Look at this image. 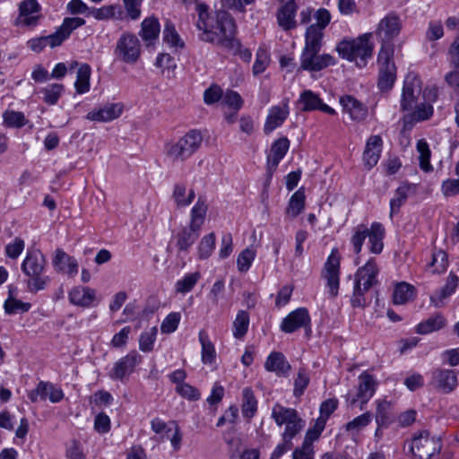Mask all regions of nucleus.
Segmentation results:
<instances>
[{"label": "nucleus", "instance_id": "obj_1", "mask_svg": "<svg viewBox=\"0 0 459 459\" xmlns=\"http://www.w3.org/2000/svg\"><path fill=\"white\" fill-rule=\"evenodd\" d=\"M195 11L198 13L196 28L201 31L200 39L224 47L234 37L235 22L227 11L219 10L211 16L208 6L200 2L196 3Z\"/></svg>", "mask_w": 459, "mask_h": 459}, {"label": "nucleus", "instance_id": "obj_2", "mask_svg": "<svg viewBox=\"0 0 459 459\" xmlns=\"http://www.w3.org/2000/svg\"><path fill=\"white\" fill-rule=\"evenodd\" d=\"M371 38V33H365L353 39H343L338 43L336 50L342 58L354 62L359 67H364L372 56L374 47Z\"/></svg>", "mask_w": 459, "mask_h": 459}, {"label": "nucleus", "instance_id": "obj_3", "mask_svg": "<svg viewBox=\"0 0 459 459\" xmlns=\"http://www.w3.org/2000/svg\"><path fill=\"white\" fill-rule=\"evenodd\" d=\"M45 265L46 259L40 251L27 253L22 264V271L29 277L27 287L30 292L36 293L42 290L48 284L49 277L43 275Z\"/></svg>", "mask_w": 459, "mask_h": 459}, {"label": "nucleus", "instance_id": "obj_4", "mask_svg": "<svg viewBox=\"0 0 459 459\" xmlns=\"http://www.w3.org/2000/svg\"><path fill=\"white\" fill-rule=\"evenodd\" d=\"M368 238L369 250L373 254H380L384 247L383 239L385 237V228L379 222H373L370 228L364 224L358 225L354 230L351 238L353 250L356 254L361 251L366 238Z\"/></svg>", "mask_w": 459, "mask_h": 459}, {"label": "nucleus", "instance_id": "obj_5", "mask_svg": "<svg viewBox=\"0 0 459 459\" xmlns=\"http://www.w3.org/2000/svg\"><path fill=\"white\" fill-rule=\"evenodd\" d=\"M202 142V134L198 131L191 130L177 143L169 145L167 153L174 160H185L200 148Z\"/></svg>", "mask_w": 459, "mask_h": 459}, {"label": "nucleus", "instance_id": "obj_6", "mask_svg": "<svg viewBox=\"0 0 459 459\" xmlns=\"http://www.w3.org/2000/svg\"><path fill=\"white\" fill-rule=\"evenodd\" d=\"M441 447L439 437L430 436L429 432L424 431L412 439L411 451L417 459H431L438 455Z\"/></svg>", "mask_w": 459, "mask_h": 459}, {"label": "nucleus", "instance_id": "obj_7", "mask_svg": "<svg viewBox=\"0 0 459 459\" xmlns=\"http://www.w3.org/2000/svg\"><path fill=\"white\" fill-rule=\"evenodd\" d=\"M117 59L126 64H134L141 56V43L132 33H124L118 39L114 51Z\"/></svg>", "mask_w": 459, "mask_h": 459}, {"label": "nucleus", "instance_id": "obj_8", "mask_svg": "<svg viewBox=\"0 0 459 459\" xmlns=\"http://www.w3.org/2000/svg\"><path fill=\"white\" fill-rule=\"evenodd\" d=\"M392 50L384 45L378 53L379 75L377 85L381 91L390 90L396 78V67L392 58Z\"/></svg>", "mask_w": 459, "mask_h": 459}, {"label": "nucleus", "instance_id": "obj_9", "mask_svg": "<svg viewBox=\"0 0 459 459\" xmlns=\"http://www.w3.org/2000/svg\"><path fill=\"white\" fill-rule=\"evenodd\" d=\"M377 381L374 377L368 372H362L358 378L357 393L352 395L351 393L347 394V403L350 406H354L357 402L360 403V410H363L364 405L372 398L375 394Z\"/></svg>", "mask_w": 459, "mask_h": 459}, {"label": "nucleus", "instance_id": "obj_10", "mask_svg": "<svg viewBox=\"0 0 459 459\" xmlns=\"http://www.w3.org/2000/svg\"><path fill=\"white\" fill-rule=\"evenodd\" d=\"M421 93V81L420 77L409 73L403 82L401 108L403 110H411L416 104L417 99Z\"/></svg>", "mask_w": 459, "mask_h": 459}, {"label": "nucleus", "instance_id": "obj_11", "mask_svg": "<svg viewBox=\"0 0 459 459\" xmlns=\"http://www.w3.org/2000/svg\"><path fill=\"white\" fill-rule=\"evenodd\" d=\"M340 255L338 250L333 248L328 256L323 271V277L326 280L330 295L335 297L339 290Z\"/></svg>", "mask_w": 459, "mask_h": 459}, {"label": "nucleus", "instance_id": "obj_12", "mask_svg": "<svg viewBox=\"0 0 459 459\" xmlns=\"http://www.w3.org/2000/svg\"><path fill=\"white\" fill-rule=\"evenodd\" d=\"M141 362L142 356L136 351H132L114 364L108 376L113 380L122 381L125 377L131 375L135 367Z\"/></svg>", "mask_w": 459, "mask_h": 459}, {"label": "nucleus", "instance_id": "obj_13", "mask_svg": "<svg viewBox=\"0 0 459 459\" xmlns=\"http://www.w3.org/2000/svg\"><path fill=\"white\" fill-rule=\"evenodd\" d=\"M298 108L303 112L320 110L329 115H334L335 110L325 104L319 95L310 90L303 91L296 102Z\"/></svg>", "mask_w": 459, "mask_h": 459}, {"label": "nucleus", "instance_id": "obj_14", "mask_svg": "<svg viewBox=\"0 0 459 459\" xmlns=\"http://www.w3.org/2000/svg\"><path fill=\"white\" fill-rule=\"evenodd\" d=\"M319 51H303L300 67L307 71H320L334 64L333 57L329 54L318 55Z\"/></svg>", "mask_w": 459, "mask_h": 459}, {"label": "nucleus", "instance_id": "obj_15", "mask_svg": "<svg viewBox=\"0 0 459 459\" xmlns=\"http://www.w3.org/2000/svg\"><path fill=\"white\" fill-rule=\"evenodd\" d=\"M310 326V316L305 307H299L290 312L284 317L281 324V330L286 333H290L301 327Z\"/></svg>", "mask_w": 459, "mask_h": 459}, {"label": "nucleus", "instance_id": "obj_16", "mask_svg": "<svg viewBox=\"0 0 459 459\" xmlns=\"http://www.w3.org/2000/svg\"><path fill=\"white\" fill-rule=\"evenodd\" d=\"M28 396L32 403H36L39 397L43 401L48 399L51 403H56L63 400L64 393L54 384L40 381L37 387L29 393Z\"/></svg>", "mask_w": 459, "mask_h": 459}, {"label": "nucleus", "instance_id": "obj_17", "mask_svg": "<svg viewBox=\"0 0 459 459\" xmlns=\"http://www.w3.org/2000/svg\"><path fill=\"white\" fill-rule=\"evenodd\" d=\"M379 269L375 258H370L365 265L359 267L355 274L356 286L361 287L364 290H368L372 286L377 283V276Z\"/></svg>", "mask_w": 459, "mask_h": 459}, {"label": "nucleus", "instance_id": "obj_18", "mask_svg": "<svg viewBox=\"0 0 459 459\" xmlns=\"http://www.w3.org/2000/svg\"><path fill=\"white\" fill-rule=\"evenodd\" d=\"M401 28L402 25L399 17L394 13H390L379 22L376 34L381 41L386 43L398 36Z\"/></svg>", "mask_w": 459, "mask_h": 459}, {"label": "nucleus", "instance_id": "obj_19", "mask_svg": "<svg viewBox=\"0 0 459 459\" xmlns=\"http://www.w3.org/2000/svg\"><path fill=\"white\" fill-rule=\"evenodd\" d=\"M124 106L121 103H108L99 108L90 111L86 118L91 121L106 123L119 117Z\"/></svg>", "mask_w": 459, "mask_h": 459}, {"label": "nucleus", "instance_id": "obj_20", "mask_svg": "<svg viewBox=\"0 0 459 459\" xmlns=\"http://www.w3.org/2000/svg\"><path fill=\"white\" fill-rule=\"evenodd\" d=\"M18 22L24 26L37 25L40 18V5L36 0H24L19 6Z\"/></svg>", "mask_w": 459, "mask_h": 459}, {"label": "nucleus", "instance_id": "obj_21", "mask_svg": "<svg viewBox=\"0 0 459 459\" xmlns=\"http://www.w3.org/2000/svg\"><path fill=\"white\" fill-rule=\"evenodd\" d=\"M339 102L343 112L347 113L353 121H363L368 117V108L353 96H342Z\"/></svg>", "mask_w": 459, "mask_h": 459}, {"label": "nucleus", "instance_id": "obj_22", "mask_svg": "<svg viewBox=\"0 0 459 459\" xmlns=\"http://www.w3.org/2000/svg\"><path fill=\"white\" fill-rule=\"evenodd\" d=\"M52 264L58 273H64L69 276H74L78 273V263L75 258L70 256L62 249L55 251Z\"/></svg>", "mask_w": 459, "mask_h": 459}, {"label": "nucleus", "instance_id": "obj_23", "mask_svg": "<svg viewBox=\"0 0 459 459\" xmlns=\"http://www.w3.org/2000/svg\"><path fill=\"white\" fill-rule=\"evenodd\" d=\"M290 147V141L286 137H281L275 141L271 148V152L267 157V172L269 178L278 167L279 162L285 156Z\"/></svg>", "mask_w": 459, "mask_h": 459}, {"label": "nucleus", "instance_id": "obj_24", "mask_svg": "<svg viewBox=\"0 0 459 459\" xmlns=\"http://www.w3.org/2000/svg\"><path fill=\"white\" fill-rule=\"evenodd\" d=\"M68 299L74 306L90 307L96 299V291L89 287L76 286L69 291Z\"/></svg>", "mask_w": 459, "mask_h": 459}, {"label": "nucleus", "instance_id": "obj_25", "mask_svg": "<svg viewBox=\"0 0 459 459\" xmlns=\"http://www.w3.org/2000/svg\"><path fill=\"white\" fill-rule=\"evenodd\" d=\"M382 144L383 141L380 135H372L368 139L365 151L363 152L364 165L368 169H371L377 164L380 158Z\"/></svg>", "mask_w": 459, "mask_h": 459}, {"label": "nucleus", "instance_id": "obj_26", "mask_svg": "<svg viewBox=\"0 0 459 459\" xmlns=\"http://www.w3.org/2000/svg\"><path fill=\"white\" fill-rule=\"evenodd\" d=\"M432 377L436 386L446 394L453 392L458 384L457 376L451 369H437L433 372Z\"/></svg>", "mask_w": 459, "mask_h": 459}, {"label": "nucleus", "instance_id": "obj_27", "mask_svg": "<svg viewBox=\"0 0 459 459\" xmlns=\"http://www.w3.org/2000/svg\"><path fill=\"white\" fill-rule=\"evenodd\" d=\"M264 368L268 372L275 373L278 377H286L290 371L291 366L281 352L273 351L267 357Z\"/></svg>", "mask_w": 459, "mask_h": 459}, {"label": "nucleus", "instance_id": "obj_28", "mask_svg": "<svg viewBox=\"0 0 459 459\" xmlns=\"http://www.w3.org/2000/svg\"><path fill=\"white\" fill-rule=\"evenodd\" d=\"M289 116V106L288 103H283L282 106H274L269 110L265 124L264 133L270 134L275 128L280 126Z\"/></svg>", "mask_w": 459, "mask_h": 459}, {"label": "nucleus", "instance_id": "obj_29", "mask_svg": "<svg viewBox=\"0 0 459 459\" xmlns=\"http://www.w3.org/2000/svg\"><path fill=\"white\" fill-rule=\"evenodd\" d=\"M200 230L188 225L183 227L175 236L176 246L179 252H188L198 238Z\"/></svg>", "mask_w": 459, "mask_h": 459}, {"label": "nucleus", "instance_id": "obj_30", "mask_svg": "<svg viewBox=\"0 0 459 459\" xmlns=\"http://www.w3.org/2000/svg\"><path fill=\"white\" fill-rule=\"evenodd\" d=\"M160 30L158 19L148 17L142 22L139 35L146 45L149 46L159 37Z\"/></svg>", "mask_w": 459, "mask_h": 459}, {"label": "nucleus", "instance_id": "obj_31", "mask_svg": "<svg viewBox=\"0 0 459 459\" xmlns=\"http://www.w3.org/2000/svg\"><path fill=\"white\" fill-rule=\"evenodd\" d=\"M415 188L416 186L413 184L403 183L395 190L394 196L390 201L391 218L399 212L401 206L407 200L408 195L415 192Z\"/></svg>", "mask_w": 459, "mask_h": 459}, {"label": "nucleus", "instance_id": "obj_32", "mask_svg": "<svg viewBox=\"0 0 459 459\" xmlns=\"http://www.w3.org/2000/svg\"><path fill=\"white\" fill-rule=\"evenodd\" d=\"M458 282L459 278L454 273H450L446 285L430 297V302L437 307H440L443 300L455 291Z\"/></svg>", "mask_w": 459, "mask_h": 459}, {"label": "nucleus", "instance_id": "obj_33", "mask_svg": "<svg viewBox=\"0 0 459 459\" xmlns=\"http://www.w3.org/2000/svg\"><path fill=\"white\" fill-rule=\"evenodd\" d=\"M296 4H284L279 9L277 13V22L279 26L284 30H289L296 27Z\"/></svg>", "mask_w": 459, "mask_h": 459}, {"label": "nucleus", "instance_id": "obj_34", "mask_svg": "<svg viewBox=\"0 0 459 459\" xmlns=\"http://www.w3.org/2000/svg\"><path fill=\"white\" fill-rule=\"evenodd\" d=\"M415 295L414 286L405 281H401L396 283L394 288L393 301L395 305H403L412 299Z\"/></svg>", "mask_w": 459, "mask_h": 459}, {"label": "nucleus", "instance_id": "obj_35", "mask_svg": "<svg viewBox=\"0 0 459 459\" xmlns=\"http://www.w3.org/2000/svg\"><path fill=\"white\" fill-rule=\"evenodd\" d=\"M299 416L297 411L292 408H287L280 403L274 404L272 409V418L278 426L288 425Z\"/></svg>", "mask_w": 459, "mask_h": 459}, {"label": "nucleus", "instance_id": "obj_36", "mask_svg": "<svg viewBox=\"0 0 459 459\" xmlns=\"http://www.w3.org/2000/svg\"><path fill=\"white\" fill-rule=\"evenodd\" d=\"M195 194L194 189H187L185 185L176 184L174 186L172 199L177 207H186L195 199Z\"/></svg>", "mask_w": 459, "mask_h": 459}, {"label": "nucleus", "instance_id": "obj_37", "mask_svg": "<svg viewBox=\"0 0 459 459\" xmlns=\"http://www.w3.org/2000/svg\"><path fill=\"white\" fill-rule=\"evenodd\" d=\"M199 342L202 346V362L204 364H212L216 359V351L213 343L211 342L206 331L201 330L198 334Z\"/></svg>", "mask_w": 459, "mask_h": 459}, {"label": "nucleus", "instance_id": "obj_38", "mask_svg": "<svg viewBox=\"0 0 459 459\" xmlns=\"http://www.w3.org/2000/svg\"><path fill=\"white\" fill-rule=\"evenodd\" d=\"M446 325V318L441 314H436L420 323L417 325V333L420 334H428L444 328Z\"/></svg>", "mask_w": 459, "mask_h": 459}, {"label": "nucleus", "instance_id": "obj_39", "mask_svg": "<svg viewBox=\"0 0 459 459\" xmlns=\"http://www.w3.org/2000/svg\"><path fill=\"white\" fill-rule=\"evenodd\" d=\"M324 31L320 28L309 26L305 34V48L303 51H320Z\"/></svg>", "mask_w": 459, "mask_h": 459}, {"label": "nucleus", "instance_id": "obj_40", "mask_svg": "<svg viewBox=\"0 0 459 459\" xmlns=\"http://www.w3.org/2000/svg\"><path fill=\"white\" fill-rule=\"evenodd\" d=\"M208 206L205 200L202 197H198L197 202L191 210V219L189 225L200 230L202 225L204 222Z\"/></svg>", "mask_w": 459, "mask_h": 459}, {"label": "nucleus", "instance_id": "obj_41", "mask_svg": "<svg viewBox=\"0 0 459 459\" xmlns=\"http://www.w3.org/2000/svg\"><path fill=\"white\" fill-rule=\"evenodd\" d=\"M91 73V69L88 64L80 65L76 74V81L74 82L77 93L83 94L89 91Z\"/></svg>", "mask_w": 459, "mask_h": 459}, {"label": "nucleus", "instance_id": "obj_42", "mask_svg": "<svg viewBox=\"0 0 459 459\" xmlns=\"http://www.w3.org/2000/svg\"><path fill=\"white\" fill-rule=\"evenodd\" d=\"M257 410V402L255 398L254 392L250 387L243 390L242 413L245 417L251 419L254 417Z\"/></svg>", "mask_w": 459, "mask_h": 459}, {"label": "nucleus", "instance_id": "obj_43", "mask_svg": "<svg viewBox=\"0 0 459 459\" xmlns=\"http://www.w3.org/2000/svg\"><path fill=\"white\" fill-rule=\"evenodd\" d=\"M305 194L301 189L296 191L289 201L287 214L292 218L297 217L304 209Z\"/></svg>", "mask_w": 459, "mask_h": 459}, {"label": "nucleus", "instance_id": "obj_44", "mask_svg": "<svg viewBox=\"0 0 459 459\" xmlns=\"http://www.w3.org/2000/svg\"><path fill=\"white\" fill-rule=\"evenodd\" d=\"M249 325V315L244 310L238 311L233 321V335L235 338H242L247 332Z\"/></svg>", "mask_w": 459, "mask_h": 459}, {"label": "nucleus", "instance_id": "obj_45", "mask_svg": "<svg viewBox=\"0 0 459 459\" xmlns=\"http://www.w3.org/2000/svg\"><path fill=\"white\" fill-rule=\"evenodd\" d=\"M417 151L420 153V167L422 170L429 172L433 169L429 160H430V150L428 143L424 139H420L417 143Z\"/></svg>", "mask_w": 459, "mask_h": 459}, {"label": "nucleus", "instance_id": "obj_46", "mask_svg": "<svg viewBox=\"0 0 459 459\" xmlns=\"http://www.w3.org/2000/svg\"><path fill=\"white\" fill-rule=\"evenodd\" d=\"M414 107L415 109L409 115L410 120L412 122L428 120L433 115V107L430 103L422 102Z\"/></svg>", "mask_w": 459, "mask_h": 459}, {"label": "nucleus", "instance_id": "obj_47", "mask_svg": "<svg viewBox=\"0 0 459 459\" xmlns=\"http://www.w3.org/2000/svg\"><path fill=\"white\" fill-rule=\"evenodd\" d=\"M163 40L172 48H183L184 43L181 40L175 26L172 22H167L163 30Z\"/></svg>", "mask_w": 459, "mask_h": 459}, {"label": "nucleus", "instance_id": "obj_48", "mask_svg": "<svg viewBox=\"0 0 459 459\" xmlns=\"http://www.w3.org/2000/svg\"><path fill=\"white\" fill-rule=\"evenodd\" d=\"M391 402L384 399L377 401L376 421L378 425L386 424L391 416Z\"/></svg>", "mask_w": 459, "mask_h": 459}, {"label": "nucleus", "instance_id": "obj_49", "mask_svg": "<svg viewBox=\"0 0 459 459\" xmlns=\"http://www.w3.org/2000/svg\"><path fill=\"white\" fill-rule=\"evenodd\" d=\"M447 55L450 65L454 68L448 74H455L456 81L459 82V34L451 44Z\"/></svg>", "mask_w": 459, "mask_h": 459}, {"label": "nucleus", "instance_id": "obj_50", "mask_svg": "<svg viewBox=\"0 0 459 459\" xmlns=\"http://www.w3.org/2000/svg\"><path fill=\"white\" fill-rule=\"evenodd\" d=\"M158 329L156 326L152 327L148 331H144L141 333L139 339V349L143 352H149L152 351L153 344L156 341Z\"/></svg>", "mask_w": 459, "mask_h": 459}, {"label": "nucleus", "instance_id": "obj_51", "mask_svg": "<svg viewBox=\"0 0 459 459\" xmlns=\"http://www.w3.org/2000/svg\"><path fill=\"white\" fill-rule=\"evenodd\" d=\"M429 266L433 268L432 272L434 273H444L448 266V258L446 252L443 250L433 252Z\"/></svg>", "mask_w": 459, "mask_h": 459}, {"label": "nucleus", "instance_id": "obj_52", "mask_svg": "<svg viewBox=\"0 0 459 459\" xmlns=\"http://www.w3.org/2000/svg\"><path fill=\"white\" fill-rule=\"evenodd\" d=\"M215 247V235L209 233L203 237L198 246V254L200 259L208 258Z\"/></svg>", "mask_w": 459, "mask_h": 459}, {"label": "nucleus", "instance_id": "obj_53", "mask_svg": "<svg viewBox=\"0 0 459 459\" xmlns=\"http://www.w3.org/2000/svg\"><path fill=\"white\" fill-rule=\"evenodd\" d=\"M309 381L310 378L307 370L303 368H300L298 371L297 377L294 379L293 394L295 397H299L304 394L309 384Z\"/></svg>", "mask_w": 459, "mask_h": 459}, {"label": "nucleus", "instance_id": "obj_54", "mask_svg": "<svg viewBox=\"0 0 459 459\" xmlns=\"http://www.w3.org/2000/svg\"><path fill=\"white\" fill-rule=\"evenodd\" d=\"M305 427V421L298 416L295 420L285 426L282 433V439L285 442H291L292 438L298 435Z\"/></svg>", "mask_w": 459, "mask_h": 459}, {"label": "nucleus", "instance_id": "obj_55", "mask_svg": "<svg viewBox=\"0 0 459 459\" xmlns=\"http://www.w3.org/2000/svg\"><path fill=\"white\" fill-rule=\"evenodd\" d=\"M63 91L64 86L59 83H54L42 89L44 101L48 105H55L58 101Z\"/></svg>", "mask_w": 459, "mask_h": 459}, {"label": "nucleus", "instance_id": "obj_56", "mask_svg": "<svg viewBox=\"0 0 459 459\" xmlns=\"http://www.w3.org/2000/svg\"><path fill=\"white\" fill-rule=\"evenodd\" d=\"M255 257V251L253 248L247 247L244 249L238 256L237 265L238 271L247 272Z\"/></svg>", "mask_w": 459, "mask_h": 459}, {"label": "nucleus", "instance_id": "obj_57", "mask_svg": "<svg viewBox=\"0 0 459 459\" xmlns=\"http://www.w3.org/2000/svg\"><path fill=\"white\" fill-rule=\"evenodd\" d=\"M201 275L198 272L186 275L182 280L176 283V290L180 293H186L190 291L196 284Z\"/></svg>", "mask_w": 459, "mask_h": 459}, {"label": "nucleus", "instance_id": "obj_58", "mask_svg": "<svg viewBox=\"0 0 459 459\" xmlns=\"http://www.w3.org/2000/svg\"><path fill=\"white\" fill-rule=\"evenodd\" d=\"M224 48L230 49L233 54L238 55L239 57L247 63L251 60V51L248 48H243L240 42L234 37L224 46Z\"/></svg>", "mask_w": 459, "mask_h": 459}, {"label": "nucleus", "instance_id": "obj_59", "mask_svg": "<svg viewBox=\"0 0 459 459\" xmlns=\"http://www.w3.org/2000/svg\"><path fill=\"white\" fill-rule=\"evenodd\" d=\"M221 103L233 108L237 112L241 108L243 100L237 91L228 90L222 96Z\"/></svg>", "mask_w": 459, "mask_h": 459}, {"label": "nucleus", "instance_id": "obj_60", "mask_svg": "<svg viewBox=\"0 0 459 459\" xmlns=\"http://www.w3.org/2000/svg\"><path fill=\"white\" fill-rule=\"evenodd\" d=\"M180 314L172 312L169 314L161 323L160 331L163 333H171L175 332L180 321Z\"/></svg>", "mask_w": 459, "mask_h": 459}, {"label": "nucleus", "instance_id": "obj_61", "mask_svg": "<svg viewBox=\"0 0 459 459\" xmlns=\"http://www.w3.org/2000/svg\"><path fill=\"white\" fill-rule=\"evenodd\" d=\"M3 117L5 125L8 126L22 127L25 125V117L22 112L5 111Z\"/></svg>", "mask_w": 459, "mask_h": 459}, {"label": "nucleus", "instance_id": "obj_62", "mask_svg": "<svg viewBox=\"0 0 459 459\" xmlns=\"http://www.w3.org/2000/svg\"><path fill=\"white\" fill-rule=\"evenodd\" d=\"M117 8V6L115 4L104 5L100 8H91V16L96 20H108L115 16Z\"/></svg>", "mask_w": 459, "mask_h": 459}, {"label": "nucleus", "instance_id": "obj_63", "mask_svg": "<svg viewBox=\"0 0 459 459\" xmlns=\"http://www.w3.org/2000/svg\"><path fill=\"white\" fill-rule=\"evenodd\" d=\"M30 303H25L15 299H8L4 302V310L7 314H15L17 312H27L30 308Z\"/></svg>", "mask_w": 459, "mask_h": 459}, {"label": "nucleus", "instance_id": "obj_64", "mask_svg": "<svg viewBox=\"0 0 459 459\" xmlns=\"http://www.w3.org/2000/svg\"><path fill=\"white\" fill-rule=\"evenodd\" d=\"M445 80L449 86L454 88L455 94L457 98V101L455 106V121H456L457 126H459V82L456 81L455 74H446L445 76Z\"/></svg>", "mask_w": 459, "mask_h": 459}]
</instances>
